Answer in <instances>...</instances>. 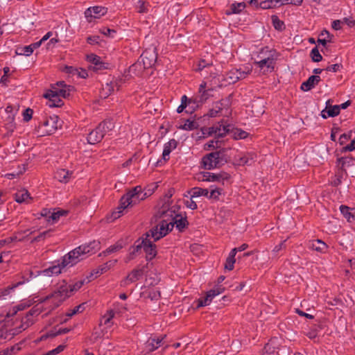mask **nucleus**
Returning a JSON list of instances; mask_svg holds the SVG:
<instances>
[{
	"instance_id": "obj_1",
	"label": "nucleus",
	"mask_w": 355,
	"mask_h": 355,
	"mask_svg": "<svg viewBox=\"0 0 355 355\" xmlns=\"http://www.w3.org/2000/svg\"><path fill=\"white\" fill-rule=\"evenodd\" d=\"M180 207L174 205L168 208L166 204L162 209H159L156 212L155 217L161 219L159 223L152 229V237L154 241H158L159 239L166 236L174 227L182 231L188 225L186 216L177 214Z\"/></svg>"
},
{
	"instance_id": "obj_2",
	"label": "nucleus",
	"mask_w": 355,
	"mask_h": 355,
	"mask_svg": "<svg viewBox=\"0 0 355 355\" xmlns=\"http://www.w3.org/2000/svg\"><path fill=\"white\" fill-rule=\"evenodd\" d=\"M99 248L100 243L96 241H93L87 244L81 245L65 255L61 263L49 267L45 269L43 272L47 276L58 275L62 272V270L64 268L73 266L80 260H83L85 255L94 254Z\"/></svg>"
},
{
	"instance_id": "obj_3",
	"label": "nucleus",
	"mask_w": 355,
	"mask_h": 355,
	"mask_svg": "<svg viewBox=\"0 0 355 355\" xmlns=\"http://www.w3.org/2000/svg\"><path fill=\"white\" fill-rule=\"evenodd\" d=\"M71 295L70 286L68 285L65 281H63L57 286V288L51 294L41 300V302H44L48 300H51V303L53 304L51 309L53 310L59 306L66 299L69 297Z\"/></svg>"
},
{
	"instance_id": "obj_4",
	"label": "nucleus",
	"mask_w": 355,
	"mask_h": 355,
	"mask_svg": "<svg viewBox=\"0 0 355 355\" xmlns=\"http://www.w3.org/2000/svg\"><path fill=\"white\" fill-rule=\"evenodd\" d=\"M255 157L254 154L242 155L238 153L235 149L223 148V161L226 163L231 162L233 165H251Z\"/></svg>"
},
{
	"instance_id": "obj_5",
	"label": "nucleus",
	"mask_w": 355,
	"mask_h": 355,
	"mask_svg": "<svg viewBox=\"0 0 355 355\" xmlns=\"http://www.w3.org/2000/svg\"><path fill=\"white\" fill-rule=\"evenodd\" d=\"M146 197V193L142 194L141 187H136L121 198L119 206L125 209L129 206L139 203L141 200L145 199Z\"/></svg>"
},
{
	"instance_id": "obj_6",
	"label": "nucleus",
	"mask_w": 355,
	"mask_h": 355,
	"mask_svg": "<svg viewBox=\"0 0 355 355\" xmlns=\"http://www.w3.org/2000/svg\"><path fill=\"white\" fill-rule=\"evenodd\" d=\"M248 132L241 129L236 128L234 125L228 123L223 119V137L229 136L234 139H245L248 137Z\"/></svg>"
},
{
	"instance_id": "obj_7",
	"label": "nucleus",
	"mask_w": 355,
	"mask_h": 355,
	"mask_svg": "<svg viewBox=\"0 0 355 355\" xmlns=\"http://www.w3.org/2000/svg\"><path fill=\"white\" fill-rule=\"evenodd\" d=\"M220 151L212 152L204 156L202 159L201 164L203 168L211 170L218 167L220 162Z\"/></svg>"
},
{
	"instance_id": "obj_8",
	"label": "nucleus",
	"mask_w": 355,
	"mask_h": 355,
	"mask_svg": "<svg viewBox=\"0 0 355 355\" xmlns=\"http://www.w3.org/2000/svg\"><path fill=\"white\" fill-rule=\"evenodd\" d=\"M152 229L146 232L144 238L143 249L146 254V259L152 260L157 254L156 245L153 243L155 241L152 237Z\"/></svg>"
},
{
	"instance_id": "obj_9",
	"label": "nucleus",
	"mask_w": 355,
	"mask_h": 355,
	"mask_svg": "<svg viewBox=\"0 0 355 355\" xmlns=\"http://www.w3.org/2000/svg\"><path fill=\"white\" fill-rule=\"evenodd\" d=\"M250 72V69L241 71L239 69H232L227 72L225 76H223V81L226 82L228 85L234 83L240 79L245 78Z\"/></svg>"
},
{
	"instance_id": "obj_10",
	"label": "nucleus",
	"mask_w": 355,
	"mask_h": 355,
	"mask_svg": "<svg viewBox=\"0 0 355 355\" xmlns=\"http://www.w3.org/2000/svg\"><path fill=\"white\" fill-rule=\"evenodd\" d=\"M140 58L143 63L144 68H150L155 64L157 58V54L155 52V49H149L144 51Z\"/></svg>"
},
{
	"instance_id": "obj_11",
	"label": "nucleus",
	"mask_w": 355,
	"mask_h": 355,
	"mask_svg": "<svg viewBox=\"0 0 355 355\" xmlns=\"http://www.w3.org/2000/svg\"><path fill=\"white\" fill-rule=\"evenodd\" d=\"M221 293V289L219 287L209 290L206 293V295L203 297H200L197 301V308L206 306L210 304L213 299L219 295Z\"/></svg>"
},
{
	"instance_id": "obj_12",
	"label": "nucleus",
	"mask_w": 355,
	"mask_h": 355,
	"mask_svg": "<svg viewBox=\"0 0 355 355\" xmlns=\"http://www.w3.org/2000/svg\"><path fill=\"white\" fill-rule=\"evenodd\" d=\"M206 84L202 83L200 85L198 94L193 98V105L194 106H192V110H195L196 107H198L200 104L203 103L207 101V99L210 96L209 92L210 89L205 90Z\"/></svg>"
},
{
	"instance_id": "obj_13",
	"label": "nucleus",
	"mask_w": 355,
	"mask_h": 355,
	"mask_svg": "<svg viewBox=\"0 0 355 355\" xmlns=\"http://www.w3.org/2000/svg\"><path fill=\"white\" fill-rule=\"evenodd\" d=\"M43 96L49 99L48 105L50 107H60L63 105L62 100L60 98L58 92L57 90L50 89L44 94Z\"/></svg>"
},
{
	"instance_id": "obj_14",
	"label": "nucleus",
	"mask_w": 355,
	"mask_h": 355,
	"mask_svg": "<svg viewBox=\"0 0 355 355\" xmlns=\"http://www.w3.org/2000/svg\"><path fill=\"white\" fill-rule=\"evenodd\" d=\"M106 13V8L101 6H94L87 8L85 11V16L88 22H92V19L99 18Z\"/></svg>"
},
{
	"instance_id": "obj_15",
	"label": "nucleus",
	"mask_w": 355,
	"mask_h": 355,
	"mask_svg": "<svg viewBox=\"0 0 355 355\" xmlns=\"http://www.w3.org/2000/svg\"><path fill=\"white\" fill-rule=\"evenodd\" d=\"M165 338L166 335H164L160 337L149 338L148 340L145 343V349H146L147 353L152 352L155 349H158V347L161 345Z\"/></svg>"
},
{
	"instance_id": "obj_16",
	"label": "nucleus",
	"mask_w": 355,
	"mask_h": 355,
	"mask_svg": "<svg viewBox=\"0 0 355 355\" xmlns=\"http://www.w3.org/2000/svg\"><path fill=\"white\" fill-rule=\"evenodd\" d=\"M87 60L92 64L90 67L92 68L94 71H98L106 68L105 63L101 60L99 56L95 54L88 55L87 56Z\"/></svg>"
},
{
	"instance_id": "obj_17",
	"label": "nucleus",
	"mask_w": 355,
	"mask_h": 355,
	"mask_svg": "<svg viewBox=\"0 0 355 355\" xmlns=\"http://www.w3.org/2000/svg\"><path fill=\"white\" fill-rule=\"evenodd\" d=\"M330 103L331 100H328L326 103V108L321 112V116L324 119L336 116L340 113V106H331Z\"/></svg>"
},
{
	"instance_id": "obj_18",
	"label": "nucleus",
	"mask_w": 355,
	"mask_h": 355,
	"mask_svg": "<svg viewBox=\"0 0 355 355\" xmlns=\"http://www.w3.org/2000/svg\"><path fill=\"white\" fill-rule=\"evenodd\" d=\"M101 128H103V125L97 126L94 130L89 132L87 137V141L89 144H95L103 139L104 135L101 132Z\"/></svg>"
},
{
	"instance_id": "obj_19",
	"label": "nucleus",
	"mask_w": 355,
	"mask_h": 355,
	"mask_svg": "<svg viewBox=\"0 0 355 355\" xmlns=\"http://www.w3.org/2000/svg\"><path fill=\"white\" fill-rule=\"evenodd\" d=\"M33 323H34V320L33 319V317L27 313L25 317L21 318V324L14 329V332H12V335L18 334L19 333L21 332L22 331L26 329L28 327L32 325Z\"/></svg>"
},
{
	"instance_id": "obj_20",
	"label": "nucleus",
	"mask_w": 355,
	"mask_h": 355,
	"mask_svg": "<svg viewBox=\"0 0 355 355\" xmlns=\"http://www.w3.org/2000/svg\"><path fill=\"white\" fill-rule=\"evenodd\" d=\"M320 80L321 78L319 76H311L305 82L302 83L301 89L305 92L309 91L317 85Z\"/></svg>"
},
{
	"instance_id": "obj_21",
	"label": "nucleus",
	"mask_w": 355,
	"mask_h": 355,
	"mask_svg": "<svg viewBox=\"0 0 355 355\" xmlns=\"http://www.w3.org/2000/svg\"><path fill=\"white\" fill-rule=\"evenodd\" d=\"M42 126L46 128L45 132L48 135H51L58 128V117H49L43 122Z\"/></svg>"
},
{
	"instance_id": "obj_22",
	"label": "nucleus",
	"mask_w": 355,
	"mask_h": 355,
	"mask_svg": "<svg viewBox=\"0 0 355 355\" xmlns=\"http://www.w3.org/2000/svg\"><path fill=\"white\" fill-rule=\"evenodd\" d=\"M255 64L261 69L267 68L268 71H272L274 69L275 59L272 55L263 58L259 61H256Z\"/></svg>"
},
{
	"instance_id": "obj_23",
	"label": "nucleus",
	"mask_w": 355,
	"mask_h": 355,
	"mask_svg": "<svg viewBox=\"0 0 355 355\" xmlns=\"http://www.w3.org/2000/svg\"><path fill=\"white\" fill-rule=\"evenodd\" d=\"M72 176V172L61 168L58 169L55 173V178L60 182H68Z\"/></svg>"
},
{
	"instance_id": "obj_24",
	"label": "nucleus",
	"mask_w": 355,
	"mask_h": 355,
	"mask_svg": "<svg viewBox=\"0 0 355 355\" xmlns=\"http://www.w3.org/2000/svg\"><path fill=\"white\" fill-rule=\"evenodd\" d=\"M246 7V3L245 2L240 3H234L230 6V8L227 9L225 11V14L227 15H230L232 14H239Z\"/></svg>"
},
{
	"instance_id": "obj_25",
	"label": "nucleus",
	"mask_w": 355,
	"mask_h": 355,
	"mask_svg": "<svg viewBox=\"0 0 355 355\" xmlns=\"http://www.w3.org/2000/svg\"><path fill=\"white\" fill-rule=\"evenodd\" d=\"M177 145L178 142L175 139H171L168 142L165 144L162 153V157L164 160L168 159L171 152L177 147Z\"/></svg>"
},
{
	"instance_id": "obj_26",
	"label": "nucleus",
	"mask_w": 355,
	"mask_h": 355,
	"mask_svg": "<svg viewBox=\"0 0 355 355\" xmlns=\"http://www.w3.org/2000/svg\"><path fill=\"white\" fill-rule=\"evenodd\" d=\"M116 262V259L111 260L106 262L103 265L101 266L98 269L94 270L93 272L91 273V277H92L94 275L96 277L98 275L103 274V272L108 270L110 268L113 267Z\"/></svg>"
},
{
	"instance_id": "obj_27",
	"label": "nucleus",
	"mask_w": 355,
	"mask_h": 355,
	"mask_svg": "<svg viewBox=\"0 0 355 355\" xmlns=\"http://www.w3.org/2000/svg\"><path fill=\"white\" fill-rule=\"evenodd\" d=\"M309 248L319 252H324L327 248V244L320 239L311 241Z\"/></svg>"
},
{
	"instance_id": "obj_28",
	"label": "nucleus",
	"mask_w": 355,
	"mask_h": 355,
	"mask_svg": "<svg viewBox=\"0 0 355 355\" xmlns=\"http://www.w3.org/2000/svg\"><path fill=\"white\" fill-rule=\"evenodd\" d=\"M232 98V94H230L229 96L225 99V103H223V118H229L232 117V109L231 108Z\"/></svg>"
},
{
	"instance_id": "obj_29",
	"label": "nucleus",
	"mask_w": 355,
	"mask_h": 355,
	"mask_svg": "<svg viewBox=\"0 0 355 355\" xmlns=\"http://www.w3.org/2000/svg\"><path fill=\"white\" fill-rule=\"evenodd\" d=\"M236 254V249H232L226 259L225 264V269L232 270L234 268V264L236 261L235 255Z\"/></svg>"
},
{
	"instance_id": "obj_30",
	"label": "nucleus",
	"mask_w": 355,
	"mask_h": 355,
	"mask_svg": "<svg viewBox=\"0 0 355 355\" xmlns=\"http://www.w3.org/2000/svg\"><path fill=\"white\" fill-rule=\"evenodd\" d=\"M277 339H271L263 347V353L267 354H272L276 352Z\"/></svg>"
},
{
	"instance_id": "obj_31",
	"label": "nucleus",
	"mask_w": 355,
	"mask_h": 355,
	"mask_svg": "<svg viewBox=\"0 0 355 355\" xmlns=\"http://www.w3.org/2000/svg\"><path fill=\"white\" fill-rule=\"evenodd\" d=\"M29 193L26 189H21L17 191L15 194V199L19 203H22L29 198Z\"/></svg>"
},
{
	"instance_id": "obj_32",
	"label": "nucleus",
	"mask_w": 355,
	"mask_h": 355,
	"mask_svg": "<svg viewBox=\"0 0 355 355\" xmlns=\"http://www.w3.org/2000/svg\"><path fill=\"white\" fill-rule=\"evenodd\" d=\"M189 193L191 194V198L199 196H208L209 191L207 189H202L200 187H194L191 189Z\"/></svg>"
},
{
	"instance_id": "obj_33",
	"label": "nucleus",
	"mask_w": 355,
	"mask_h": 355,
	"mask_svg": "<svg viewBox=\"0 0 355 355\" xmlns=\"http://www.w3.org/2000/svg\"><path fill=\"white\" fill-rule=\"evenodd\" d=\"M103 128H101V132L105 136L110 131L112 130L114 128V123L111 119L105 120L101 123L98 126H102Z\"/></svg>"
},
{
	"instance_id": "obj_34",
	"label": "nucleus",
	"mask_w": 355,
	"mask_h": 355,
	"mask_svg": "<svg viewBox=\"0 0 355 355\" xmlns=\"http://www.w3.org/2000/svg\"><path fill=\"white\" fill-rule=\"evenodd\" d=\"M201 175H202V178L199 177L198 179L202 181L214 182V181L218 180L221 177L220 174H215V173H211L209 172H203V173H202Z\"/></svg>"
},
{
	"instance_id": "obj_35",
	"label": "nucleus",
	"mask_w": 355,
	"mask_h": 355,
	"mask_svg": "<svg viewBox=\"0 0 355 355\" xmlns=\"http://www.w3.org/2000/svg\"><path fill=\"white\" fill-rule=\"evenodd\" d=\"M123 247L122 243L117 242L114 245L110 246L107 249H106L105 251L99 254V256H107L111 253L116 252L119 251V250L122 249Z\"/></svg>"
},
{
	"instance_id": "obj_36",
	"label": "nucleus",
	"mask_w": 355,
	"mask_h": 355,
	"mask_svg": "<svg viewBox=\"0 0 355 355\" xmlns=\"http://www.w3.org/2000/svg\"><path fill=\"white\" fill-rule=\"evenodd\" d=\"M143 275L142 269L133 270L126 277V281L134 282L138 280Z\"/></svg>"
},
{
	"instance_id": "obj_37",
	"label": "nucleus",
	"mask_w": 355,
	"mask_h": 355,
	"mask_svg": "<svg viewBox=\"0 0 355 355\" xmlns=\"http://www.w3.org/2000/svg\"><path fill=\"white\" fill-rule=\"evenodd\" d=\"M354 161V159L349 157H340L338 159V166L342 170H345L346 166H352Z\"/></svg>"
},
{
	"instance_id": "obj_38",
	"label": "nucleus",
	"mask_w": 355,
	"mask_h": 355,
	"mask_svg": "<svg viewBox=\"0 0 355 355\" xmlns=\"http://www.w3.org/2000/svg\"><path fill=\"white\" fill-rule=\"evenodd\" d=\"M149 3L144 0H138L136 8L139 13H146L148 11Z\"/></svg>"
},
{
	"instance_id": "obj_39",
	"label": "nucleus",
	"mask_w": 355,
	"mask_h": 355,
	"mask_svg": "<svg viewBox=\"0 0 355 355\" xmlns=\"http://www.w3.org/2000/svg\"><path fill=\"white\" fill-rule=\"evenodd\" d=\"M67 72L73 75L78 74L79 77L85 78L87 76V72L85 69H80L78 71L77 69H73L72 67H67Z\"/></svg>"
},
{
	"instance_id": "obj_40",
	"label": "nucleus",
	"mask_w": 355,
	"mask_h": 355,
	"mask_svg": "<svg viewBox=\"0 0 355 355\" xmlns=\"http://www.w3.org/2000/svg\"><path fill=\"white\" fill-rule=\"evenodd\" d=\"M73 89V87L68 86L64 88H57L55 86H52V90H57L58 92V95L66 98L69 96L70 92Z\"/></svg>"
},
{
	"instance_id": "obj_41",
	"label": "nucleus",
	"mask_w": 355,
	"mask_h": 355,
	"mask_svg": "<svg viewBox=\"0 0 355 355\" xmlns=\"http://www.w3.org/2000/svg\"><path fill=\"white\" fill-rule=\"evenodd\" d=\"M67 214V211H64V210L55 211L54 209V211L51 214V215H49V218H51V220L52 221V223H55L59 220L60 216H64Z\"/></svg>"
},
{
	"instance_id": "obj_42",
	"label": "nucleus",
	"mask_w": 355,
	"mask_h": 355,
	"mask_svg": "<svg viewBox=\"0 0 355 355\" xmlns=\"http://www.w3.org/2000/svg\"><path fill=\"white\" fill-rule=\"evenodd\" d=\"M279 3V0H266L260 3V7L262 9H270L275 7L277 3Z\"/></svg>"
},
{
	"instance_id": "obj_43",
	"label": "nucleus",
	"mask_w": 355,
	"mask_h": 355,
	"mask_svg": "<svg viewBox=\"0 0 355 355\" xmlns=\"http://www.w3.org/2000/svg\"><path fill=\"white\" fill-rule=\"evenodd\" d=\"M174 193L173 189H170L168 192L166 193V195L164 197V199L162 200V205L159 209H162L164 205L166 204L168 205V208H171L172 206H171L170 199L173 196Z\"/></svg>"
},
{
	"instance_id": "obj_44",
	"label": "nucleus",
	"mask_w": 355,
	"mask_h": 355,
	"mask_svg": "<svg viewBox=\"0 0 355 355\" xmlns=\"http://www.w3.org/2000/svg\"><path fill=\"white\" fill-rule=\"evenodd\" d=\"M24 284V282H19L16 284H12V286H8L7 288L1 290L0 291L1 296H6L10 293L12 291H13L15 288L18 287L19 285Z\"/></svg>"
},
{
	"instance_id": "obj_45",
	"label": "nucleus",
	"mask_w": 355,
	"mask_h": 355,
	"mask_svg": "<svg viewBox=\"0 0 355 355\" xmlns=\"http://www.w3.org/2000/svg\"><path fill=\"white\" fill-rule=\"evenodd\" d=\"M312 60L315 62H320L322 60V56L320 55L317 46L314 47L310 53Z\"/></svg>"
},
{
	"instance_id": "obj_46",
	"label": "nucleus",
	"mask_w": 355,
	"mask_h": 355,
	"mask_svg": "<svg viewBox=\"0 0 355 355\" xmlns=\"http://www.w3.org/2000/svg\"><path fill=\"white\" fill-rule=\"evenodd\" d=\"M271 19H272V24L275 29L282 31V29L284 28V22L282 20H280L277 16L272 15L271 17Z\"/></svg>"
},
{
	"instance_id": "obj_47",
	"label": "nucleus",
	"mask_w": 355,
	"mask_h": 355,
	"mask_svg": "<svg viewBox=\"0 0 355 355\" xmlns=\"http://www.w3.org/2000/svg\"><path fill=\"white\" fill-rule=\"evenodd\" d=\"M15 113H12V114L8 115L6 119V125L8 130L10 131H13L14 128H15L14 120H15Z\"/></svg>"
},
{
	"instance_id": "obj_48",
	"label": "nucleus",
	"mask_w": 355,
	"mask_h": 355,
	"mask_svg": "<svg viewBox=\"0 0 355 355\" xmlns=\"http://www.w3.org/2000/svg\"><path fill=\"white\" fill-rule=\"evenodd\" d=\"M144 237L135 241V245L131 248V251L136 255L143 248Z\"/></svg>"
},
{
	"instance_id": "obj_49",
	"label": "nucleus",
	"mask_w": 355,
	"mask_h": 355,
	"mask_svg": "<svg viewBox=\"0 0 355 355\" xmlns=\"http://www.w3.org/2000/svg\"><path fill=\"white\" fill-rule=\"evenodd\" d=\"M16 53L28 56L33 53V49H31V47L28 45L17 49Z\"/></svg>"
},
{
	"instance_id": "obj_50",
	"label": "nucleus",
	"mask_w": 355,
	"mask_h": 355,
	"mask_svg": "<svg viewBox=\"0 0 355 355\" xmlns=\"http://www.w3.org/2000/svg\"><path fill=\"white\" fill-rule=\"evenodd\" d=\"M222 104L220 102L216 103V105L209 110V115L210 117L216 116L222 110Z\"/></svg>"
},
{
	"instance_id": "obj_51",
	"label": "nucleus",
	"mask_w": 355,
	"mask_h": 355,
	"mask_svg": "<svg viewBox=\"0 0 355 355\" xmlns=\"http://www.w3.org/2000/svg\"><path fill=\"white\" fill-rule=\"evenodd\" d=\"M340 210L343 216L347 218L348 221H350L351 218H354V216L349 211V208L345 205H341Z\"/></svg>"
},
{
	"instance_id": "obj_52",
	"label": "nucleus",
	"mask_w": 355,
	"mask_h": 355,
	"mask_svg": "<svg viewBox=\"0 0 355 355\" xmlns=\"http://www.w3.org/2000/svg\"><path fill=\"white\" fill-rule=\"evenodd\" d=\"M50 234H51V230H47V231L41 232L37 236L34 237L32 239L31 243L39 242V241H43L46 237L50 236Z\"/></svg>"
},
{
	"instance_id": "obj_53",
	"label": "nucleus",
	"mask_w": 355,
	"mask_h": 355,
	"mask_svg": "<svg viewBox=\"0 0 355 355\" xmlns=\"http://www.w3.org/2000/svg\"><path fill=\"white\" fill-rule=\"evenodd\" d=\"M84 309H85L84 304H80V305L74 307L73 309H71L69 312H67L66 315L69 318H71L78 313H81L84 310Z\"/></svg>"
},
{
	"instance_id": "obj_54",
	"label": "nucleus",
	"mask_w": 355,
	"mask_h": 355,
	"mask_svg": "<svg viewBox=\"0 0 355 355\" xmlns=\"http://www.w3.org/2000/svg\"><path fill=\"white\" fill-rule=\"evenodd\" d=\"M196 123L193 121L187 120L184 124L182 125V129L187 130H191L196 128Z\"/></svg>"
},
{
	"instance_id": "obj_55",
	"label": "nucleus",
	"mask_w": 355,
	"mask_h": 355,
	"mask_svg": "<svg viewBox=\"0 0 355 355\" xmlns=\"http://www.w3.org/2000/svg\"><path fill=\"white\" fill-rule=\"evenodd\" d=\"M20 350L19 344L12 346L10 348L2 350V352H7L5 355H11Z\"/></svg>"
},
{
	"instance_id": "obj_56",
	"label": "nucleus",
	"mask_w": 355,
	"mask_h": 355,
	"mask_svg": "<svg viewBox=\"0 0 355 355\" xmlns=\"http://www.w3.org/2000/svg\"><path fill=\"white\" fill-rule=\"evenodd\" d=\"M221 125H219V127H210L208 128L206 130H207V134L209 135H211L212 134H217L218 137H220L222 136L220 131V127Z\"/></svg>"
},
{
	"instance_id": "obj_57",
	"label": "nucleus",
	"mask_w": 355,
	"mask_h": 355,
	"mask_svg": "<svg viewBox=\"0 0 355 355\" xmlns=\"http://www.w3.org/2000/svg\"><path fill=\"white\" fill-rule=\"evenodd\" d=\"M114 313L113 312V311H112V310L109 311L107 312V314L106 315L103 316L104 324L110 327V321L114 318Z\"/></svg>"
},
{
	"instance_id": "obj_58",
	"label": "nucleus",
	"mask_w": 355,
	"mask_h": 355,
	"mask_svg": "<svg viewBox=\"0 0 355 355\" xmlns=\"http://www.w3.org/2000/svg\"><path fill=\"white\" fill-rule=\"evenodd\" d=\"M83 284H84V281L77 282L74 284H69L70 286L71 295H72L74 291H76L78 289H80Z\"/></svg>"
},
{
	"instance_id": "obj_59",
	"label": "nucleus",
	"mask_w": 355,
	"mask_h": 355,
	"mask_svg": "<svg viewBox=\"0 0 355 355\" xmlns=\"http://www.w3.org/2000/svg\"><path fill=\"white\" fill-rule=\"evenodd\" d=\"M352 137V132H349V133H344L343 135H341L339 137V144L340 145H344L345 144V142L350 139Z\"/></svg>"
},
{
	"instance_id": "obj_60",
	"label": "nucleus",
	"mask_w": 355,
	"mask_h": 355,
	"mask_svg": "<svg viewBox=\"0 0 355 355\" xmlns=\"http://www.w3.org/2000/svg\"><path fill=\"white\" fill-rule=\"evenodd\" d=\"M100 32L106 35V36H109V37H113V34L116 33V31L114 30V29H110L109 28H103L101 29H100Z\"/></svg>"
},
{
	"instance_id": "obj_61",
	"label": "nucleus",
	"mask_w": 355,
	"mask_h": 355,
	"mask_svg": "<svg viewBox=\"0 0 355 355\" xmlns=\"http://www.w3.org/2000/svg\"><path fill=\"white\" fill-rule=\"evenodd\" d=\"M184 205H186L187 207L192 209V210H194L196 209H197V204L195 201H193L192 200V198L191 197L190 199L189 200H186L184 201Z\"/></svg>"
},
{
	"instance_id": "obj_62",
	"label": "nucleus",
	"mask_w": 355,
	"mask_h": 355,
	"mask_svg": "<svg viewBox=\"0 0 355 355\" xmlns=\"http://www.w3.org/2000/svg\"><path fill=\"white\" fill-rule=\"evenodd\" d=\"M220 195V191L219 189H214L211 191V192H209L208 198H212V199H218L219 196Z\"/></svg>"
},
{
	"instance_id": "obj_63",
	"label": "nucleus",
	"mask_w": 355,
	"mask_h": 355,
	"mask_svg": "<svg viewBox=\"0 0 355 355\" xmlns=\"http://www.w3.org/2000/svg\"><path fill=\"white\" fill-rule=\"evenodd\" d=\"M355 150V139H353L352 141H351L350 144L344 146L342 150H341V152H347V151H352Z\"/></svg>"
},
{
	"instance_id": "obj_64",
	"label": "nucleus",
	"mask_w": 355,
	"mask_h": 355,
	"mask_svg": "<svg viewBox=\"0 0 355 355\" xmlns=\"http://www.w3.org/2000/svg\"><path fill=\"white\" fill-rule=\"evenodd\" d=\"M32 114H33V110L30 108H27L26 110H24V112L23 113L24 120L25 121H30L32 118Z\"/></svg>"
}]
</instances>
